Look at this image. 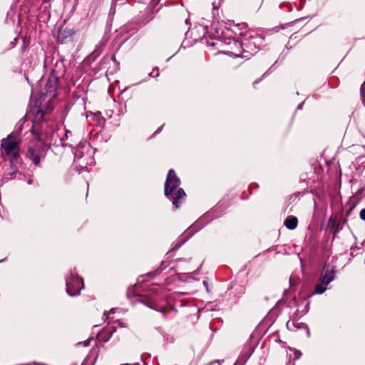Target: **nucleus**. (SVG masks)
Returning <instances> with one entry per match:
<instances>
[{
  "label": "nucleus",
  "instance_id": "obj_6",
  "mask_svg": "<svg viewBox=\"0 0 365 365\" xmlns=\"http://www.w3.org/2000/svg\"><path fill=\"white\" fill-rule=\"evenodd\" d=\"M160 287H155V288L152 289L151 291L153 293L154 296H153V297L145 296L142 299V302L143 303H145L148 307H149L153 309H157L156 302L163 297L160 294Z\"/></svg>",
  "mask_w": 365,
  "mask_h": 365
},
{
  "label": "nucleus",
  "instance_id": "obj_33",
  "mask_svg": "<svg viewBox=\"0 0 365 365\" xmlns=\"http://www.w3.org/2000/svg\"><path fill=\"white\" fill-rule=\"evenodd\" d=\"M109 340V338H107L106 339H105V341H107Z\"/></svg>",
  "mask_w": 365,
  "mask_h": 365
},
{
  "label": "nucleus",
  "instance_id": "obj_3",
  "mask_svg": "<svg viewBox=\"0 0 365 365\" xmlns=\"http://www.w3.org/2000/svg\"><path fill=\"white\" fill-rule=\"evenodd\" d=\"M20 143L19 138L13 135H9L7 138L2 140L1 147L4 150L5 154L9 156L13 160H17L19 158V145Z\"/></svg>",
  "mask_w": 365,
  "mask_h": 365
},
{
  "label": "nucleus",
  "instance_id": "obj_31",
  "mask_svg": "<svg viewBox=\"0 0 365 365\" xmlns=\"http://www.w3.org/2000/svg\"><path fill=\"white\" fill-rule=\"evenodd\" d=\"M109 340V338H107L106 339H105V341H107Z\"/></svg>",
  "mask_w": 365,
  "mask_h": 365
},
{
  "label": "nucleus",
  "instance_id": "obj_13",
  "mask_svg": "<svg viewBox=\"0 0 365 365\" xmlns=\"http://www.w3.org/2000/svg\"><path fill=\"white\" fill-rule=\"evenodd\" d=\"M118 2L120 4H123L125 3V0H113L112 1V7H115Z\"/></svg>",
  "mask_w": 365,
  "mask_h": 365
},
{
  "label": "nucleus",
  "instance_id": "obj_26",
  "mask_svg": "<svg viewBox=\"0 0 365 365\" xmlns=\"http://www.w3.org/2000/svg\"><path fill=\"white\" fill-rule=\"evenodd\" d=\"M113 309H111L109 312H113Z\"/></svg>",
  "mask_w": 365,
  "mask_h": 365
},
{
  "label": "nucleus",
  "instance_id": "obj_2",
  "mask_svg": "<svg viewBox=\"0 0 365 365\" xmlns=\"http://www.w3.org/2000/svg\"><path fill=\"white\" fill-rule=\"evenodd\" d=\"M262 41V38L259 35L245 34L243 35L241 44L243 49L242 57L249 58L250 56L255 54L258 51L257 44Z\"/></svg>",
  "mask_w": 365,
  "mask_h": 365
},
{
  "label": "nucleus",
  "instance_id": "obj_14",
  "mask_svg": "<svg viewBox=\"0 0 365 365\" xmlns=\"http://www.w3.org/2000/svg\"><path fill=\"white\" fill-rule=\"evenodd\" d=\"M93 340V338H89L88 339L79 343L80 344H83L84 346H88L90 344V342Z\"/></svg>",
  "mask_w": 365,
  "mask_h": 365
},
{
  "label": "nucleus",
  "instance_id": "obj_27",
  "mask_svg": "<svg viewBox=\"0 0 365 365\" xmlns=\"http://www.w3.org/2000/svg\"><path fill=\"white\" fill-rule=\"evenodd\" d=\"M108 313H109V312H104V315H107Z\"/></svg>",
  "mask_w": 365,
  "mask_h": 365
},
{
  "label": "nucleus",
  "instance_id": "obj_32",
  "mask_svg": "<svg viewBox=\"0 0 365 365\" xmlns=\"http://www.w3.org/2000/svg\"><path fill=\"white\" fill-rule=\"evenodd\" d=\"M109 340V338H107L106 339H105V341H107Z\"/></svg>",
  "mask_w": 365,
  "mask_h": 365
},
{
  "label": "nucleus",
  "instance_id": "obj_22",
  "mask_svg": "<svg viewBox=\"0 0 365 365\" xmlns=\"http://www.w3.org/2000/svg\"><path fill=\"white\" fill-rule=\"evenodd\" d=\"M302 104H303V103H301V104H299V105L298 106V107H297V109H301V108H302Z\"/></svg>",
  "mask_w": 365,
  "mask_h": 365
},
{
  "label": "nucleus",
  "instance_id": "obj_28",
  "mask_svg": "<svg viewBox=\"0 0 365 365\" xmlns=\"http://www.w3.org/2000/svg\"><path fill=\"white\" fill-rule=\"evenodd\" d=\"M203 283H204L205 286H207V284L206 282H204Z\"/></svg>",
  "mask_w": 365,
  "mask_h": 365
},
{
  "label": "nucleus",
  "instance_id": "obj_25",
  "mask_svg": "<svg viewBox=\"0 0 365 365\" xmlns=\"http://www.w3.org/2000/svg\"><path fill=\"white\" fill-rule=\"evenodd\" d=\"M309 306V303L308 302V303L307 304V305H306V308H307V309H308Z\"/></svg>",
  "mask_w": 365,
  "mask_h": 365
},
{
  "label": "nucleus",
  "instance_id": "obj_24",
  "mask_svg": "<svg viewBox=\"0 0 365 365\" xmlns=\"http://www.w3.org/2000/svg\"><path fill=\"white\" fill-rule=\"evenodd\" d=\"M49 1H50V0H43V3H46V2Z\"/></svg>",
  "mask_w": 365,
  "mask_h": 365
},
{
  "label": "nucleus",
  "instance_id": "obj_7",
  "mask_svg": "<svg viewBox=\"0 0 365 365\" xmlns=\"http://www.w3.org/2000/svg\"><path fill=\"white\" fill-rule=\"evenodd\" d=\"M335 277V269L334 267L330 266L329 264H325L323 268L322 274L320 279L327 282V283L331 282Z\"/></svg>",
  "mask_w": 365,
  "mask_h": 365
},
{
  "label": "nucleus",
  "instance_id": "obj_1",
  "mask_svg": "<svg viewBox=\"0 0 365 365\" xmlns=\"http://www.w3.org/2000/svg\"><path fill=\"white\" fill-rule=\"evenodd\" d=\"M180 180L176 175L173 169L168 171V176L165 182V195L173 202V205L175 208H179L181 200L185 196V192L182 188L179 187Z\"/></svg>",
  "mask_w": 365,
  "mask_h": 365
},
{
  "label": "nucleus",
  "instance_id": "obj_4",
  "mask_svg": "<svg viewBox=\"0 0 365 365\" xmlns=\"http://www.w3.org/2000/svg\"><path fill=\"white\" fill-rule=\"evenodd\" d=\"M66 292L71 297L77 296L84 288L83 281L76 273L71 272L66 278Z\"/></svg>",
  "mask_w": 365,
  "mask_h": 365
},
{
  "label": "nucleus",
  "instance_id": "obj_15",
  "mask_svg": "<svg viewBox=\"0 0 365 365\" xmlns=\"http://www.w3.org/2000/svg\"><path fill=\"white\" fill-rule=\"evenodd\" d=\"M360 218L365 221V208L362 209L361 211H360Z\"/></svg>",
  "mask_w": 365,
  "mask_h": 365
},
{
  "label": "nucleus",
  "instance_id": "obj_20",
  "mask_svg": "<svg viewBox=\"0 0 365 365\" xmlns=\"http://www.w3.org/2000/svg\"><path fill=\"white\" fill-rule=\"evenodd\" d=\"M14 42H12V44H13V46H15V45L16 43V38H14Z\"/></svg>",
  "mask_w": 365,
  "mask_h": 365
},
{
  "label": "nucleus",
  "instance_id": "obj_10",
  "mask_svg": "<svg viewBox=\"0 0 365 365\" xmlns=\"http://www.w3.org/2000/svg\"><path fill=\"white\" fill-rule=\"evenodd\" d=\"M329 283H327L326 281L319 279V282L316 284L314 287V294H322L327 290V286Z\"/></svg>",
  "mask_w": 365,
  "mask_h": 365
},
{
  "label": "nucleus",
  "instance_id": "obj_34",
  "mask_svg": "<svg viewBox=\"0 0 365 365\" xmlns=\"http://www.w3.org/2000/svg\"><path fill=\"white\" fill-rule=\"evenodd\" d=\"M287 365H292V364H291V362L289 361V362L287 364Z\"/></svg>",
  "mask_w": 365,
  "mask_h": 365
},
{
  "label": "nucleus",
  "instance_id": "obj_18",
  "mask_svg": "<svg viewBox=\"0 0 365 365\" xmlns=\"http://www.w3.org/2000/svg\"><path fill=\"white\" fill-rule=\"evenodd\" d=\"M219 42H220V40H218V39H217L216 42H213V43H212V44H211V45H212V46L217 45V44L219 43Z\"/></svg>",
  "mask_w": 365,
  "mask_h": 365
},
{
  "label": "nucleus",
  "instance_id": "obj_23",
  "mask_svg": "<svg viewBox=\"0 0 365 365\" xmlns=\"http://www.w3.org/2000/svg\"><path fill=\"white\" fill-rule=\"evenodd\" d=\"M112 60H113V61H115V56H112Z\"/></svg>",
  "mask_w": 365,
  "mask_h": 365
},
{
  "label": "nucleus",
  "instance_id": "obj_29",
  "mask_svg": "<svg viewBox=\"0 0 365 365\" xmlns=\"http://www.w3.org/2000/svg\"><path fill=\"white\" fill-rule=\"evenodd\" d=\"M130 291L128 290V295H130Z\"/></svg>",
  "mask_w": 365,
  "mask_h": 365
},
{
  "label": "nucleus",
  "instance_id": "obj_8",
  "mask_svg": "<svg viewBox=\"0 0 365 365\" xmlns=\"http://www.w3.org/2000/svg\"><path fill=\"white\" fill-rule=\"evenodd\" d=\"M287 327L289 330L292 331H295L298 329H305L307 331V335L309 336V330L307 325L304 323L299 322L297 320H289L287 322Z\"/></svg>",
  "mask_w": 365,
  "mask_h": 365
},
{
  "label": "nucleus",
  "instance_id": "obj_11",
  "mask_svg": "<svg viewBox=\"0 0 365 365\" xmlns=\"http://www.w3.org/2000/svg\"><path fill=\"white\" fill-rule=\"evenodd\" d=\"M200 222H197L195 225H193L192 227H190L186 232H185V235L187 236V235H190L192 234V231L193 230L195 229V227L197 225V224L199 223Z\"/></svg>",
  "mask_w": 365,
  "mask_h": 365
},
{
  "label": "nucleus",
  "instance_id": "obj_35",
  "mask_svg": "<svg viewBox=\"0 0 365 365\" xmlns=\"http://www.w3.org/2000/svg\"><path fill=\"white\" fill-rule=\"evenodd\" d=\"M153 1H158L159 0H153Z\"/></svg>",
  "mask_w": 365,
  "mask_h": 365
},
{
  "label": "nucleus",
  "instance_id": "obj_30",
  "mask_svg": "<svg viewBox=\"0 0 365 365\" xmlns=\"http://www.w3.org/2000/svg\"><path fill=\"white\" fill-rule=\"evenodd\" d=\"M108 332V330H104V331L103 333H107Z\"/></svg>",
  "mask_w": 365,
  "mask_h": 365
},
{
  "label": "nucleus",
  "instance_id": "obj_21",
  "mask_svg": "<svg viewBox=\"0 0 365 365\" xmlns=\"http://www.w3.org/2000/svg\"><path fill=\"white\" fill-rule=\"evenodd\" d=\"M162 127H163V126L160 127V128H159L155 131V133H159V132L161 130Z\"/></svg>",
  "mask_w": 365,
  "mask_h": 365
},
{
  "label": "nucleus",
  "instance_id": "obj_12",
  "mask_svg": "<svg viewBox=\"0 0 365 365\" xmlns=\"http://www.w3.org/2000/svg\"><path fill=\"white\" fill-rule=\"evenodd\" d=\"M302 356V353L299 350H294V360L299 359L300 356Z\"/></svg>",
  "mask_w": 365,
  "mask_h": 365
},
{
  "label": "nucleus",
  "instance_id": "obj_17",
  "mask_svg": "<svg viewBox=\"0 0 365 365\" xmlns=\"http://www.w3.org/2000/svg\"><path fill=\"white\" fill-rule=\"evenodd\" d=\"M245 361V360H244V359H243V360H242V361H241V359H239L235 365H238L239 364H240V365H242V364H244Z\"/></svg>",
  "mask_w": 365,
  "mask_h": 365
},
{
  "label": "nucleus",
  "instance_id": "obj_9",
  "mask_svg": "<svg viewBox=\"0 0 365 365\" xmlns=\"http://www.w3.org/2000/svg\"><path fill=\"white\" fill-rule=\"evenodd\" d=\"M297 218L292 215L287 217L284 222V225L289 230H294L297 227Z\"/></svg>",
  "mask_w": 365,
  "mask_h": 365
},
{
  "label": "nucleus",
  "instance_id": "obj_16",
  "mask_svg": "<svg viewBox=\"0 0 365 365\" xmlns=\"http://www.w3.org/2000/svg\"><path fill=\"white\" fill-rule=\"evenodd\" d=\"M72 133L69 130L65 129V138L68 139L69 136H71Z\"/></svg>",
  "mask_w": 365,
  "mask_h": 365
},
{
  "label": "nucleus",
  "instance_id": "obj_19",
  "mask_svg": "<svg viewBox=\"0 0 365 365\" xmlns=\"http://www.w3.org/2000/svg\"><path fill=\"white\" fill-rule=\"evenodd\" d=\"M232 42L235 44L236 43V42L234 40L232 41L231 39L229 38V42L227 43L230 44Z\"/></svg>",
  "mask_w": 365,
  "mask_h": 365
},
{
  "label": "nucleus",
  "instance_id": "obj_5",
  "mask_svg": "<svg viewBox=\"0 0 365 365\" xmlns=\"http://www.w3.org/2000/svg\"><path fill=\"white\" fill-rule=\"evenodd\" d=\"M45 150L46 145L41 140L37 139L35 144L28 147L27 155L36 165H38L41 158L45 155Z\"/></svg>",
  "mask_w": 365,
  "mask_h": 365
}]
</instances>
